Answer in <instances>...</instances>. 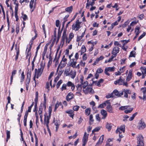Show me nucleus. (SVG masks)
<instances>
[{
	"label": "nucleus",
	"mask_w": 146,
	"mask_h": 146,
	"mask_svg": "<svg viewBox=\"0 0 146 146\" xmlns=\"http://www.w3.org/2000/svg\"><path fill=\"white\" fill-rule=\"evenodd\" d=\"M71 87L72 91H73L75 89V87L74 83H72L71 81H68L66 84H64L62 85L61 90L62 91L67 89L66 86Z\"/></svg>",
	"instance_id": "nucleus-1"
},
{
	"label": "nucleus",
	"mask_w": 146,
	"mask_h": 146,
	"mask_svg": "<svg viewBox=\"0 0 146 146\" xmlns=\"http://www.w3.org/2000/svg\"><path fill=\"white\" fill-rule=\"evenodd\" d=\"M81 22H80L79 20H77L75 23H74L72 26V29L75 31H78L81 27L80 26Z\"/></svg>",
	"instance_id": "nucleus-2"
},
{
	"label": "nucleus",
	"mask_w": 146,
	"mask_h": 146,
	"mask_svg": "<svg viewBox=\"0 0 146 146\" xmlns=\"http://www.w3.org/2000/svg\"><path fill=\"white\" fill-rule=\"evenodd\" d=\"M44 67V64H43L42 63H41L40 64V68L38 69L37 70V69L35 68V74L36 73V74L41 75L43 72V70Z\"/></svg>",
	"instance_id": "nucleus-3"
},
{
	"label": "nucleus",
	"mask_w": 146,
	"mask_h": 146,
	"mask_svg": "<svg viewBox=\"0 0 146 146\" xmlns=\"http://www.w3.org/2000/svg\"><path fill=\"white\" fill-rule=\"evenodd\" d=\"M43 109L45 110L46 109V103H41L39 107L38 113L39 115L42 114Z\"/></svg>",
	"instance_id": "nucleus-4"
},
{
	"label": "nucleus",
	"mask_w": 146,
	"mask_h": 146,
	"mask_svg": "<svg viewBox=\"0 0 146 146\" xmlns=\"http://www.w3.org/2000/svg\"><path fill=\"white\" fill-rule=\"evenodd\" d=\"M137 144L144 145L143 137L141 134H139L137 137Z\"/></svg>",
	"instance_id": "nucleus-5"
},
{
	"label": "nucleus",
	"mask_w": 146,
	"mask_h": 146,
	"mask_svg": "<svg viewBox=\"0 0 146 146\" xmlns=\"http://www.w3.org/2000/svg\"><path fill=\"white\" fill-rule=\"evenodd\" d=\"M146 127V125L143 121L142 119L139 122V125L138 126V129L139 130L143 129Z\"/></svg>",
	"instance_id": "nucleus-6"
},
{
	"label": "nucleus",
	"mask_w": 146,
	"mask_h": 146,
	"mask_svg": "<svg viewBox=\"0 0 146 146\" xmlns=\"http://www.w3.org/2000/svg\"><path fill=\"white\" fill-rule=\"evenodd\" d=\"M74 96V95L72 92H69L68 94L66 96V100L68 102L70 101L73 98Z\"/></svg>",
	"instance_id": "nucleus-7"
},
{
	"label": "nucleus",
	"mask_w": 146,
	"mask_h": 146,
	"mask_svg": "<svg viewBox=\"0 0 146 146\" xmlns=\"http://www.w3.org/2000/svg\"><path fill=\"white\" fill-rule=\"evenodd\" d=\"M91 84H90L86 88L83 89V91L85 94L91 93Z\"/></svg>",
	"instance_id": "nucleus-8"
},
{
	"label": "nucleus",
	"mask_w": 146,
	"mask_h": 146,
	"mask_svg": "<svg viewBox=\"0 0 146 146\" xmlns=\"http://www.w3.org/2000/svg\"><path fill=\"white\" fill-rule=\"evenodd\" d=\"M31 73L28 72L27 74V78L26 80V85H29L31 81Z\"/></svg>",
	"instance_id": "nucleus-9"
},
{
	"label": "nucleus",
	"mask_w": 146,
	"mask_h": 146,
	"mask_svg": "<svg viewBox=\"0 0 146 146\" xmlns=\"http://www.w3.org/2000/svg\"><path fill=\"white\" fill-rule=\"evenodd\" d=\"M17 47V44H16L15 45V50L16 51V55L15 56V60L16 61L18 59L19 57V47L18 48Z\"/></svg>",
	"instance_id": "nucleus-10"
},
{
	"label": "nucleus",
	"mask_w": 146,
	"mask_h": 146,
	"mask_svg": "<svg viewBox=\"0 0 146 146\" xmlns=\"http://www.w3.org/2000/svg\"><path fill=\"white\" fill-rule=\"evenodd\" d=\"M101 113L103 116L102 118V119H105L107 115V113L106 111L102 109L101 110Z\"/></svg>",
	"instance_id": "nucleus-11"
},
{
	"label": "nucleus",
	"mask_w": 146,
	"mask_h": 146,
	"mask_svg": "<svg viewBox=\"0 0 146 146\" xmlns=\"http://www.w3.org/2000/svg\"><path fill=\"white\" fill-rule=\"evenodd\" d=\"M66 112L68 114L69 116L73 118L74 115V111L73 110H68L66 111Z\"/></svg>",
	"instance_id": "nucleus-12"
},
{
	"label": "nucleus",
	"mask_w": 146,
	"mask_h": 146,
	"mask_svg": "<svg viewBox=\"0 0 146 146\" xmlns=\"http://www.w3.org/2000/svg\"><path fill=\"white\" fill-rule=\"evenodd\" d=\"M89 135L87 134L86 132L84 133L83 137L82 138V142H87Z\"/></svg>",
	"instance_id": "nucleus-13"
},
{
	"label": "nucleus",
	"mask_w": 146,
	"mask_h": 146,
	"mask_svg": "<svg viewBox=\"0 0 146 146\" xmlns=\"http://www.w3.org/2000/svg\"><path fill=\"white\" fill-rule=\"evenodd\" d=\"M106 109L108 112L110 113H113L112 107L111 105L110 104L109 105H107L106 107Z\"/></svg>",
	"instance_id": "nucleus-14"
},
{
	"label": "nucleus",
	"mask_w": 146,
	"mask_h": 146,
	"mask_svg": "<svg viewBox=\"0 0 146 146\" xmlns=\"http://www.w3.org/2000/svg\"><path fill=\"white\" fill-rule=\"evenodd\" d=\"M61 106L62 108H63V106L61 102H59L58 101H57V103L55 104L54 107V111H55L58 108L59 106Z\"/></svg>",
	"instance_id": "nucleus-15"
},
{
	"label": "nucleus",
	"mask_w": 146,
	"mask_h": 146,
	"mask_svg": "<svg viewBox=\"0 0 146 146\" xmlns=\"http://www.w3.org/2000/svg\"><path fill=\"white\" fill-rule=\"evenodd\" d=\"M60 26L58 29V35H57V39L56 40V43H57L59 41L61 35V33L62 32V31H60Z\"/></svg>",
	"instance_id": "nucleus-16"
},
{
	"label": "nucleus",
	"mask_w": 146,
	"mask_h": 146,
	"mask_svg": "<svg viewBox=\"0 0 146 146\" xmlns=\"http://www.w3.org/2000/svg\"><path fill=\"white\" fill-rule=\"evenodd\" d=\"M113 125V124H112L107 123L106 125V128L108 129L109 131L111 130Z\"/></svg>",
	"instance_id": "nucleus-17"
},
{
	"label": "nucleus",
	"mask_w": 146,
	"mask_h": 146,
	"mask_svg": "<svg viewBox=\"0 0 146 146\" xmlns=\"http://www.w3.org/2000/svg\"><path fill=\"white\" fill-rule=\"evenodd\" d=\"M66 11L69 12V13H71L73 10L72 6H71L69 7H67L65 9Z\"/></svg>",
	"instance_id": "nucleus-18"
},
{
	"label": "nucleus",
	"mask_w": 146,
	"mask_h": 146,
	"mask_svg": "<svg viewBox=\"0 0 146 146\" xmlns=\"http://www.w3.org/2000/svg\"><path fill=\"white\" fill-rule=\"evenodd\" d=\"M67 38V36L62 35V38L61 40L60 43L61 44H62V46L64 45V43L65 39H66V38Z\"/></svg>",
	"instance_id": "nucleus-19"
},
{
	"label": "nucleus",
	"mask_w": 146,
	"mask_h": 146,
	"mask_svg": "<svg viewBox=\"0 0 146 146\" xmlns=\"http://www.w3.org/2000/svg\"><path fill=\"white\" fill-rule=\"evenodd\" d=\"M132 77V73L130 71L129 72L128 76L127 77L126 80L127 81H129L131 78Z\"/></svg>",
	"instance_id": "nucleus-20"
},
{
	"label": "nucleus",
	"mask_w": 146,
	"mask_h": 146,
	"mask_svg": "<svg viewBox=\"0 0 146 146\" xmlns=\"http://www.w3.org/2000/svg\"><path fill=\"white\" fill-rule=\"evenodd\" d=\"M6 132L7 134L6 141L7 142L10 137V131L8 130H7L6 131Z\"/></svg>",
	"instance_id": "nucleus-21"
},
{
	"label": "nucleus",
	"mask_w": 146,
	"mask_h": 146,
	"mask_svg": "<svg viewBox=\"0 0 146 146\" xmlns=\"http://www.w3.org/2000/svg\"><path fill=\"white\" fill-rule=\"evenodd\" d=\"M46 120V117L45 115H44V122L45 124H46V126L47 127V129L49 128V127L48 126V124L49 123V121Z\"/></svg>",
	"instance_id": "nucleus-22"
},
{
	"label": "nucleus",
	"mask_w": 146,
	"mask_h": 146,
	"mask_svg": "<svg viewBox=\"0 0 146 146\" xmlns=\"http://www.w3.org/2000/svg\"><path fill=\"white\" fill-rule=\"evenodd\" d=\"M70 73L71 74L70 75H71V78L72 79H74L76 76V71H74L73 72L72 70L70 71Z\"/></svg>",
	"instance_id": "nucleus-23"
},
{
	"label": "nucleus",
	"mask_w": 146,
	"mask_h": 146,
	"mask_svg": "<svg viewBox=\"0 0 146 146\" xmlns=\"http://www.w3.org/2000/svg\"><path fill=\"white\" fill-rule=\"evenodd\" d=\"M119 47H114L113 49L112 53L117 54L119 52Z\"/></svg>",
	"instance_id": "nucleus-24"
},
{
	"label": "nucleus",
	"mask_w": 146,
	"mask_h": 146,
	"mask_svg": "<svg viewBox=\"0 0 146 146\" xmlns=\"http://www.w3.org/2000/svg\"><path fill=\"white\" fill-rule=\"evenodd\" d=\"M14 3L16 5L15 7V10H18L19 5L18 1L17 0H14Z\"/></svg>",
	"instance_id": "nucleus-25"
},
{
	"label": "nucleus",
	"mask_w": 146,
	"mask_h": 146,
	"mask_svg": "<svg viewBox=\"0 0 146 146\" xmlns=\"http://www.w3.org/2000/svg\"><path fill=\"white\" fill-rule=\"evenodd\" d=\"M34 0H31V1L30 2L29 4V7L31 9H33L34 8L33 6V4H34Z\"/></svg>",
	"instance_id": "nucleus-26"
},
{
	"label": "nucleus",
	"mask_w": 146,
	"mask_h": 146,
	"mask_svg": "<svg viewBox=\"0 0 146 146\" xmlns=\"http://www.w3.org/2000/svg\"><path fill=\"white\" fill-rule=\"evenodd\" d=\"M86 48L84 45H82V46L81 49L78 52H82V53H84L86 51Z\"/></svg>",
	"instance_id": "nucleus-27"
},
{
	"label": "nucleus",
	"mask_w": 146,
	"mask_h": 146,
	"mask_svg": "<svg viewBox=\"0 0 146 146\" xmlns=\"http://www.w3.org/2000/svg\"><path fill=\"white\" fill-rule=\"evenodd\" d=\"M25 78V76L24 74V72L23 71L21 75V81L20 82L21 83H22L24 81V78Z\"/></svg>",
	"instance_id": "nucleus-28"
},
{
	"label": "nucleus",
	"mask_w": 146,
	"mask_h": 146,
	"mask_svg": "<svg viewBox=\"0 0 146 146\" xmlns=\"http://www.w3.org/2000/svg\"><path fill=\"white\" fill-rule=\"evenodd\" d=\"M83 89H85L88 84V82L87 81L84 82V83L82 82V84H81Z\"/></svg>",
	"instance_id": "nucleus-29"
},
{
	"label": "nucleus",
	"mask_w": 146,
	"mask_h": 146,
	"mask_svg": "<svg viewBox=\"0 0 146 146\" xmlns=\"http://www.w3.org/2000/svg\"><path fill=\"white\" fill-rule=\"evenodd\" d=\"M76 60H75V62H70V66L73 68H74L76 67L77 63Z\"/></svg>",
	"instance_id": "nucleus-30"
},
{
	"label": "nucleus",
	"mask_w": 146,
	"mask_h": 146,
	"mask_svg": "<svg viewBox=\"0 0 146 146\" xmlns=\"http://www.w3.org/2000/svg\"><path fill=\"white\" fill-rule=\"evenodd\" d=\"M18 10H15V16L16 18V21H18L19 20V17L18 16Z\"/></svg>",
	"instance_id": "nucleus-31"
},
{
	"label": "nucleus",
	"mask_w": 146,
	"mask_h": 146,
	"mask_svg": "<svg viewBox=\"0 0 146 146\" xmlns=\"http://www.w3.org/2000/svg\"><path fill=\"white\" fill-rule=\"evenodd\" d=\"M140 29V28L138 26H136V27L135 29V32H136L137 30V32L136 33V35L137 36L140 33L139 30Z\"/></svg>",
	"instance_id": "nucleus-32"
},
{
	"label": "nucleus",
	"mask_w": 146,
	"mask_h": 146,
	"mask_svg": "<svg viewBox=\"0 0 146 146\" xmlns=\"http://www.w3.org/2000/svg\"><path fill=\"white\" fill-rule=\"evenodd\" d=\"M125 126L124 125L121 126L119 127L118 128L119 131H122L123 133H124L125 131Z\"/></svg>",
	"instance_id": "nucleus-33"
},
{
	"label": "nucleus",
	"mask_w": 146,
	"mask_h": 146,
	"mask_svg": "<svg viewBox=\"0 0 146 146\" xmlns=\"http://www.w3.org/2000/svg\"><path fill=\"white\" fill-rule=\"evenodd\" d=\"M90 110L91 109L90 108L86 109L85 110V114L87 115H88L90 113Z\"/></svg>",
	"instance_id": "nucleus-34"
},
{
	"label": "nucleus",
	"mask_w": 146,
	"mask_h": 146,
	"mask_svg": "<svg viewBox=\"0 0 146 146\" xmlns=\"http://www.w3.org/2000/svg\"><path fill=\"white\" fill-rule=\"evenodd\" d=\"M34 135L35 139V146H38V139L37 135L35 132H34Z\"/></svg>",
	"instance_id": "nucleus-35"
},
{
	"label": "nucleus",
	"mask_w": 146,
	"mask_h": 146,
	"mask_svg": "<svg viewBox=\"0 0 146 146\" xmlns=\"http://www.w3.org/2000/svg\"><path fill=\"white\" fill-rule=\"evenodd\" d=\"M143 74H146V68L145 67H141L140 68Z\"/></svg>",
	"instance_id": "nucleus-36"
},
{
	"label": "nucleus",
	"mask_w": 146,
	"mask_h": 146,
	"mask_svg": "<svg viewBox=\"0 0 146 146\" xmlns=\"http://www.w3.org/2000/svg\"><path fill=\"white\" fill-rule=\"evenodd\" d=\"M76 87L77 88V90L78 92L82 90V85L81 84H78L76 86Z\"/></svg>",
	"instance_id": "nucleus-37"
},
{
	"label": "nucleus",
	"mask_w": 146,
	"mask_h": 146,
	"mask_svg": "<svg viewBox=\"0 0 146 146\" xmlns=\"http://www.w3.org/2000/svg\"><path fill=\"white\" fill-rule=\"evenodd\" d=\"M51 42H52V40L51 39L49 42H48L46 44L45 47H44V50H46V51L47 50V48H48V46L51 44Z\"/></svg>",
	"instance_id": "nucleus-38"
},
{
	"label": "nucleus",
	"mask_w": 146,
	"mask_h": 146,
	"mask_svg": "<svg viewBox=\"0 0 146 146\" xmlns=\"http://www.w3.org/2000/svg\"><path fill=\"white\" fill-rule=\"evenodd\" d=\"M115 68L114 66L112 67H109L108 68H106L107 69V71L110 72L114 71Z\"/></svg>",
	"instance_id": "nucleus-39"
},
{
	"label": "nucleus",
	"mask_w": 146,
	"mask_h": 146,
	"mask_svg": "<svg viewBox=\"0 0 146 146\" xmlns=\"http://www.w3.org/2000/svg\"><path fill=\"white\" fill-rule=\"evenodd\" d=\"M16 32L17 34H18L19 32L20 26L19 24H17L16 26Z\"/></svg>",
	"instance_id": "nucleus-40"
},
{
	"label": "nucleus",
	"mask_w": 146,
	"mask_h": 146,
	"mask_svg": "<svg viewBox=\"0 0 146 146\" xmlns=\"http://www.w3.org/2000/svg\"><path fill=\"white\" fill-rule=\"evenodd\" d=\"M87 3L86 7L87 9H89L90 7V5H91V2L89 1V0H87Z\"/></svg>",
	"instance_id": "nucleus-41"
},
{
	"label": "nucleus",
	"mask_w": 146,
	"mask_h": 146,
	"mask_svg": "<svg viewBox=\"0 0 146 146\" xmlns=\"http://www.w3.org/2000/svg\"><path fill=\"white\" fill-rule=\"evenodd\" d=\"M62 82V80H60L57 82L56 85V88L58 89L60 86V85Z\"/></svg>",
	"instance_id": "nucleus-42"
},
{
	"label": "nucleus",
	"mask_w": 146,
	"mask_h": 146,
	"mask_svg": "<svg viewBox=\"0 0 146 146\" xmlns=\"http://www.w3.org/2000/svg\"><path fill=\"white\" fill-rule=\"evenodd\" d=\"M66 63L65 62H62L61 61L60 64V68H63L66 65Z\"/></svg>",
	"instance_id": "nucleus-43"
},
{
	"label": "nucleus",
	"mask_w": 146,
	"mask_h": 146,
	"mask_svg": "<svg viewBox=\"0 0 146 146\" xmlns=\"http://www.w3.org/2000/svg\"><path fill=\"white\" fill-rule=\"evenodd\" d=\"M100 127H96L92 131V134H93V133L96 131H98L100 129Z\"/></svg>",
	"instance_id": "nucleus-44"
},
{
	"label": "nucleus",
	"mask_w": 146,
	"mask_h": 146,
	"mask_svg": "<svg viewBox=\"0 0 146 146\" xmlns=\"http://www.w3.org/2000/svg\"><path fill=\"white\" fill-rule=\"evenodd\" d=\"M106 106L105 102H104L102 104H100L98 106V108H103Z\"/></svg>",
	"instance_id": "nucleus-45"
},
{
	"label": "nucleus",
	"mask_w": 146,
	"mask_h": 146,
	"mask_svg": "<svg viewBox=\"0 0 146 146\" xmlns=\"http://www.w3.org/2000/svg\"><path fill=\"white\" fill-rule=\"evenodd\" d=\"M33 44V43L32 42L31 44H29L30 46L29 48L28 51L27 52L28 53H29L30 54H31V50L32 47V46Z\"/></svg>",
	"instance_id": "nucleus-46"
},
{
	"label": "nucleus",
	"mask_w": 146,
	"mask_h": 146,
	"mask_svg": "<svg viewBox=\"0 0 146 146\" xmlns=\"http://www.w3.org/2000/svg\"><path fill=\"white\" fill-rule=\"evenodd\" d=\"M121 76H120L119 79L118 80V84L120 85H122V83L123 82V80L121 79Z\"/></svg>",
	"instance_id": "nucleus-47"
},
{
	"label": "nucleus",
	"mask_w": 146,
	"mask_h": 146,
	"mask_svg": "<svg viewBox=\"0 0 146 146\" xmlns=\"http://www.w3.org/2000/svg\"><path fill=\"white\" fill-rule=\"evenodd\" d=\"M70 71V69H67V70L65 71L64 73L66 74V76L69 75H70V74H71L70 73V72H69Z\"/></svg>",
	"instance_id": "nucleus-48"
},
{
	"label": "nucleus",
	"mask_w": 146,
	"mask_h": 146,
	"mask_svg": "<svg viewBox=\"0 0 146 146\" xmlns=\"http://www.w3.org/2000/svg\"><path fill=\"white\" fill-rule=\"evenodd\" d=\"M79 108V106L77 105H76L74 106L73 107V109L74 111H77L78 110Z\"/></svg>",
	"instance_id": "nucleus-49"
},
{
	"label": "nucleus",
	"mask_w": 146,
	"mask_h": 146,
	"mask_svg": "<svg viewBox=\"0 0 146 146\" xmlns=\"http://www.w3.org/2000/svg\"><path fill=\"white\" fill-rule=\"evenodd\" d=\"M135 51H132L130 53V55L129 56V57H135Z\"/></svg>",
	"instance_id": "nucleus-50"
},
{
	"label": "nucleus",
	"mask_w": 146,
	"mask_h": 146,
	"mask_svg": "<svg viewBox=\"0 0 146 146\" xmlns=\"http://www.w3.org/2000/svg\"><path fill=\"white\" fill-rule=\"evenodd\" d=\"M137 112H136L135 113L133 114V115L131 117H130L129 118V121H131L133 120V119H134L135 117L137 115Z\"/></svg>",
	"instance_id": "nucleus-51"
},
{
	"label": "nucleus",
	"mask_w": 146,
	"mask_h": 146,
	"mask_svg": "<svg viewBox=\"0 0 146 146\" xmlns=\"http://www.w3.org/2000/svg\"><path fill=\"white\" fill-rule=\"evenodd\" d=\"M104 58V57L102 56H100L99 58H98L96 59V63H98V62L100 61V60H103Z\"/></svg>",
	"instance_id": "nucleus-52"
},
{
	"label": "nucleus",
	"mask_w": 146,
	"mask_h": 146,
	"mask_svg": "<svg viewBox=\"0 0 146 146\" xmlns=\"http://www.w3.org/2000/svg\"><path fill=\"white\" fill-rule=\"evenodd\" d=\"M128 107H129V106H121L119 108V109L122 110H124L125 109H127V108Z\"/></svg>",
	"instance_id": "nucleus-53"
},
{
	"label": "nucleus",
	"mask_w": 146,
	"mask_h": 146,
	"mask_svg": "<svg viewBox=\"0 0 146 146\" xmlns=\"http://www.w3.org/2000/svg\"><path fill=\"white\" fill-rule=\"evenodd\" d=\"M145 34L146 33L145 32H143V33L138 38V40H139L143 38L144 36H145Z\"/></svg>",
	"instance_id": "nucleus-54"
},
{
	"label": "nucleus",
	"mask_w": 146,
	"mask_h": 146,
	"mask_svg": "<svg viewBox=\"0 0 146 146\" xmlns=\"http://www.w3.org/2000/svg\"><path fill=\"white\" fill-rule=\"evenodd\" d=\"M60 23V21L59 20H57L56 21V26L57 27H60V26H59Z\"/></svg>",
	"instance_id": "nucleus-55"
},
{
	"label": "nucleus",
	"mask_w": 146,
	"mask_h": 146,
	"mask_svg": "<svg viewBox=\"0 0 146 146\" xmlns=\"http://www.w3.org/2000/svg\"><path fill=\"white\" fill-rule=\"evenodd\" d=\"M23 16V21H25L27 20H28V17L27 15L26 14H25Z\"/></svg>",
	"instance_id": "nucleus-56"
},
{
	"label": "nucleus",
	"mask_w": 146,
	"mask_h": 146,
	"mask_svg": "<svg viewBox=\"0 0 146 146\" xmlns=\"http://www.w3.org/2000/svg\"><path fill=\"white\" fill-rule=\"evenodd\" d=\"M74 35L73 33L72 32L71 33L69 34V38L72 40V39L74 37Z\"/></svg>",
	"instance_id": "nucleus-57"
},
{
	"label": "nucleus",
	"mask_w": 146,
	"mask_h": 146,
	"mask_svg": "<svg viewBox=\"0 0 146 146\" xmlns=\"http://www.w3.org/2000/svg\"><path fill=\"white\" fill-rule=\"evenodd\" d=\"M80 64L82 66L84 67L85 66V62H84L82 60H81L80 62Z\"/></svg>",
	"instance_id": "nucleus-58"
},
{
	"label": "nucleus",
	"mask_w": 146,
	"mask_h": 146,
	"mask_svg": "<svg viewBox=\"0 0 146 146\" xmlns=\"http://www.w3.org/2000/svg\"><path fill=\"white\" fill-rule=\"evenodd\" d=\"M38 106H37V104H35L34 105V108L33 109V111H38Z\"/></svg>",
	"instance_id": "nucleus-59"
},
{
	"label": "nucleus",
	"mask_w": 146,
	"mask_h": 146,
	"mask_svg": "<svg viewBox=\"0 0 146 146\" xmlns=\"http://www.w3.org/2000/svg\"><path fill=\"white\" fill-rule=\"evenodd\" d=\"M113 94H115V95L117 96H118L119 95V92L118 91L116 90H115L113 91Z\"/></svg>",
	"instance_id": "nucleus-60"
},
{
	"label": "nucleus",
	"mask_w": 146,
	"mask_h": 146,
	"mask_svg": "<svg viewBox=\"0 0 146 146\" xmlns=\"http://www.w3.org/2000/svg\"><path fill=\"white\" fill-rule=\"evenodd\" d=\"M51 115V113H48V115H47V116H46V120L47 121L48 120V121H49V120L50 118V117Z\"/></svg>",
	"instance_id": "nucleus-61"
},
{
	"label": "nucleus",
	"mask_w": 146,
	"mask_h": 146,
	"mask_svg": "<svg viewBox=\"0 0 146 146\" xmlns=\"http://www.w3.org/2000/svg\"><path fill=\"white\" fill-rule=\"evenodd\" d=\"M133 108H131L129 110H125V112L126 114L130 113L133 110Z\"/></svg>",
	"instance_id": "nucleus-62"
},
{
	"label": "nucleus",
	"mask_w": 146,
	"mask_h": 146,
	"mask_svg": "<svg viewBox=\"0 0 146 146\" xmlns=\"http://www.w3.org/2000/svg\"><path fill=\"white\" fill-rule=\"evenodd\" d=\"M106 97L108 98H113V94H108L106 96Z\"/></svg>",
	"instance_id": "nucleus-63"
},
{
	"label": "nucleus",
	"mask_w": 146,
	"mask_h": 146,
	"mask_svg": "<svg viewBox=\"0 0 146 146\" xmlns=\"http://www.w3.org/2000/svg\"><path fill=\"white\" fill-rule=\"evenodd\" d=\"M79 54L78 52H76L75 54L74 57L76 60H77L79 58Z\"/></svg>",
	"instance_id": "nucleus-64"
}]
</instances>
